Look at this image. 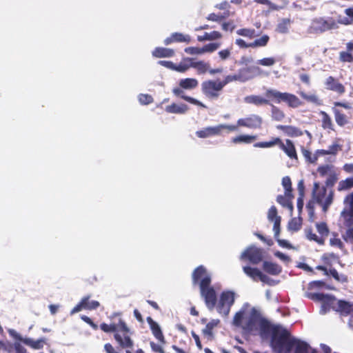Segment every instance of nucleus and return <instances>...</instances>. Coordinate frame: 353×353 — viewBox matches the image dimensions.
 <instances>
[{
	"instance_id": "f03ea898",
	"label": "nucleus",
	"mask_w": 353,
	"mask_h": 353,
	"mask_svg": "<svg viewBox=\"0 0 353 353\" xmlns=\"http://www.w3.org/2000/svg\"><path fill=\"white\" fill-rule=\"evenodd\" d=\"M270 347L274 353H290L295 347L294 353H309L310 346L305 342L292 337L290 332L285 328L275 327L270 339ZM310 353H318L312 349Z\"/></svg>"
},
{
	"instance_id": "052dcab7",
	"label": "nucleus",
	"mask_w": 353,
	"mask_h": 353,
	"mask_svg": "<svg viewBox=\"0 0 353 353\" xmlns=\"http://www.w3.org/2000/svg\"><path fill=\"white\" fill-rule=\"evenodd\" d=\"M281 217H277L274 221L273 230L274 232V238L277 239L280 234Z\"/></svg>"
},
{
	"instance_id": "de8ad7c7",
	"label": "nucleus",
	"mask_w": 353,
	"mask_h": 353,
	"mask_svg": "<svg viewBox=\"0 0 353 353\" xmlns=\"http://www.w3.org/2000/svg\"><path fill=\"white\" fill-rule=\"evenodd\" d=\"M230 11H224L223 14L211 13L207 17L208 21L219 22L229 17Z\"/></svg>"
},
{
	"instance_id": "09e8293b",
	"label": "nucleus",
	"mask_w": 353,
	"mask_h": 353,
	"mask_svg": "<svg viewBox=\"0 0 353 353\" xmlns=\"http://www.w3.org/2000/svg\"><path fill=\"white\" fill-rule=\"evenodd\" d=\"M269 40H270L269 36L263 35L261 38L254 40V42L250 43V46L251 48L263 47L268 44Z\"/></svg>"
},
{
	"instance_id": "f3484780",
	"label": "nucleus",
	"mask_w": 353,
	"mask_h": 353,
	"mask_svg": "<svg viewBox=\"0 0 353 353\" xmlns=\"http://www.w3.org/2000/svg\"><path fill=\"white\" fill-rule=\"evenodd\" d=\"M325 85L327 90L334 92L339 95H343L345 92V86L332 76H330L325 79Z\"/></svg>"
},
{
	"instance_id": "3c124183",
	"label": "nucleus",
	"mask_w": 353,
	"mask_h": 353,
	"mask_svg": "<svg viewBox=\"0 0 353 353\" xmlns=\"http://www.w3.org/2000/svg\"><path fill=\"white\" fill-rule=\"evenodd\" d=\"M302 154L307 161L311 163H315L317 161L316 153L312 154L311 152L307 149H302Z\"/></svg>"
},
{
	"instance_id": "4d7b16f0",
	"label": "nucleus",
	"mask_w": 353,
	"mask_h": 353,
	"mask_svg": "<svg viewBox=\"0 0 353 353\" xmlns=\"http://www.w3.org/2000/svg\"><path fill=\"white\" fill-rule=\"evenodd\" d=\"M338 180V174L334 171V172H330V175L328 176L327 179L325 181V185L327 187H332L335 184V183Z\"/></svg>"
},
{
	"instance_id": "dca6fc26",
	"label": "nucleus",
	"mask_w": 353,
	"mask_h": 353,
	"mask_svg": "<svg viewBox=\"0 0 353 353\" xmlns=\"http://www.w3.org/2000/svg\"><path fill=\"white\" fill-rule=\"evenodd\" d=\"M243 270L244 273L253 281H258L259 280L263 283L270 284L271 279L266 274L260 271L258 268H252L250 266H244L243 267Z\"/></svg>"
},
{
	"instance_id": "7c9ffc66",
	"label": "nucleus",
	"mask_w": 353,
	"mask_h": 353,
	"mask_svg": "<svg viewBox=\"0 0 353 353\" xmlns=\"http://www.w3.org/2000/svg\"><path fill=\"white\" fill-rule=\"evenodd\" d=\"M220 323L219 319H212L206 323L205 328L202 330L203 336L208 337V339H213V330Z\"/></svg>"
},
{
	"instance_id": "a878e982",
	"label": "nucleus",
	"mask_w": 353,
	"mask_h": 353,
	"mask_svg": "<svg viewBox=\"0 0 353 353\" xmlns=\"http://www.w3.org/2000/svg\"><path fill=\"white\" fill-rule=\"evenodd\" d=\"M152 56L157 58H170L174 56L175 52L173 49L163 47H157L152 52Z\"/></svg>"
},
{
	"instance_id": "2f4dec72",
	"label": "nucleus",
	"mask_w": 353,
	"mask_h": 353,
	"mask_svg": "<svg viewBox=\"0 0 353 353\" xmlns=\"http://www.w3.org/2000/svg\"><path fill=\"white\" fill-rule=\"evenodd\" d=\"M245 102L259 106L262 105H269V100L260 95H250L245 97Z\"/></svg>"
},
{
	"instance_id": "2eb2a0df",
	"label": "nucleus",
	"mask_w": 353,
	"mask_h": 353,
	"mask_svg": "<svg viewBox=\"0 0 353 353\" xmlns=\"http://www.w3.org/2000/svg\"><path fill=\"white\" fill-rule=\"evenodd\" d=\"M192 68L196 70L198 74H204L206 72H209L210 74H220L223 72L222 68L211 69L210 64L208 62L204 61H194L192 58Z\"/></svg>"
},
{
	"instance_id": "a211bd4d",
	"label": "nucleus",
	"mask_w": 353,
	"mask_h": 353,
	"mask_svg": "<svg viewBox=\"0 0 353 353\" xmlns=\"http://www.w3.org/2000/svg\"><path fill=\"white\" fill-rule=\"evenodd\" d=\"M278 146L290 159L298 160V154L292 141L290 139H286L285 143H284L280 139V142L279 143Z\"/></svg>"
},
{
	"instance_id": "aec40b11",
	"label": "nucleus",
	"mask_w": 353,
	"mask_h": 353,
	"mask_svg": "<svg viewBox=\"0 0 353 353\" xmlns=\"http://www.w3.org/2000/svg\"><path fill=\"white\" fill-rule=\"evenodd\" d=\"M191 41V37L188 34H184L181 32H174L167 37L163 43L168 46L172 43H189Z\"/></svg>"
},
{
	"instance_id": "0e129e2a",
	"label": "nucleus",
	"mask_w": 353,
	"mask_h": 353,
	"mask_svg": "<svg viewBox=\"0 0 353 353\" xmlns=\"http://www.w3.org/2000/svg\"><path fill=\"white\" fill-rule=\"evenodd\" d=\"M158 63L163 67L174 71L175 64L170 61H159Z\"/></svg>"
},
{
	"instance_id": "7ed1b4c3",
	"label": "nucleus",
	"mask_w": 353,
	"mask_h": 353,
	"mask_svg": "<svg viewBox=\"0 0 353 353\" xmlns=\"http://www.w3.org/2000/svg\"><path fill=\"white\" fill-rule=\"evenodd\" d=\"M193 285H199L200 294L203 299L206 307L213 310L216 303V292L212 286V276L205 267L201 265L196 268L192 273Z\"/></svg>"
},
{
	"instance_id": "774afa93",
	"label": "nucleus",
	"mask_w": 353,
	"mask_h": 353,
	"mask_svg": "<svg viewBox=\"0 0 353 353\" xmlns=\"http://www.w3.org/2000/svg\"><path fill=\"white\" fill-rule=\"evenodd\" d=\"M345 201H348L350 209V214L353 216V192L347 196Z\"/></svg>"
},
{
	"instance_id": "1a4fd4ad",
	"label": "nucleus",
	"mask_w": 353,
	"mask_h": 353,
	"mask_svg": "<svg viewBox=\"0 0 353 353\" xmlns=\"http://www.w3.org/2000/svg\"><path fill=\"white\" fill-rule=\"evenodd\" d=\"M327 189L325 186H320L319 183H314L312 196L317 203L322 206L323 212H326L334 199V192L331 190L328 195H326Z\"/></svg>"
},
{
	"instance_id": "ddd939ff",
	"label": "nucleus",
	"mask_w": 353,
	"mask_h": 353,
	"mask_svg": "<svg viewBox=\"0 0 353 353\" xmlns=\"http://www.w3.org/2000/svg\"><path fill=\"white\" fill-rule=\"evenodd\" d=\"M337 28V23L332 18H330L329 19L317 18L312 20L310 29L312 33L317 34Z\"/></svg>"
},
{
	"instance_id": "a19ab883",
	"label": "nucleus",
	"mask_w": 353,
	"mask_h": 353,
	"mask_svg": "<svg viewBox=\"0 0 353 353\" xmlns=\"http://www.w3.org/2000/svg\"><path fill=\"white\" fill-rule=\"evenodd\" d=\"M284 112L279 107L271 105V117L272 119L276 121H281L285 118Z\"/></svg>"
},
{
	"instance_id": "69168bd1",
	"label": "nucleus",
	"mask_w": 353,
	"mask_h": 353,
	"mask_svg": "<svg viewBox=\"0 0 353 353\" xmlns=\"http://www.w3.org/2000/svg\"><path fill=\"white\" fill-rule=\"evenodd\" d=\"M219 57L221 58V60H226L227 59H228L231 54V52H230V50L229 49H224V50H220L219 52Z\"/></svg>"
},
{
	"instance_id": "13d9d810",
	"label": "nucleus",
	"mask_w": 353,
	"mask_h": 353,
	"mask_svg": "<svg viewBox=\"0 0 353 353\" xmlns=\"http://www.w3.org/2000/svg\"><path fill=\"white\" fill-rule=\"evenodd\" d=\"M277 217H281L277 214V209L275 206H272L268 213V219L270 221H273L276 219Z\"/></svg>"
},
{
	"instance_id": "c9c22d12",
	"label": "nucleus",
	"mask_w": 353,
	"mask_h": 353,
	"mask_svg": "<svg viewBox=\"0 0 353 353\" xmlns=\"http://www.w3.org/2000/svg\"><path fill=\"white\" fill-rule=\"evenodd\" d=\"M294 197L288 196L285 194V195H278L276 197V201L281 205L284 208H287L290 209L291 211L293 210V205L292 203V199Z\"/></svg>"
},
{
	"instance_id": "603ef678",
	"label": "nucleus",
	"mask_w": 353,
	"mask_h": 353,
	"mask_svg": "<svg viewBox=\"0 0 353 353\" xmlns=\"http://www.w3.org/2000/svg\"><path fill=\"white\" fill-rule=\"evenodd\" d=\"M220 47L219 43H210L202 47L203 53L213 52Z\"/></svg>"
},
{
	"instance_id": "f8f14e48",
	"label": "nucleus",
	"mask_w": 353,
	"mask_h": 353,
	"mask_svg": "<svg viewBox=\"0 0 353 353\" xmlns=\"http://www.w3.org/2000/svg\"><path fill=\"white\" fill-rule=\"evenodd\" d=\"M263 250L254 245L248 247L241 254L240 259L249 261L253 265H257L263 259Z\"/></svg>"
},
{
	"instance_id": "5fc2aeb1",
	"label": "nucleus",
	"mask_w": 353,
	"mask_h": 353,
	"mask_svg": "<svg viewBox=\"0 0 353 353\" xmlns=\"http://www.w3.org/2000/svg\"><path fill=\"white\" fill-rule=\"evenodd\" d=\"M219 131V135L221 134L222 130H226L228 132H234L238 130V124L236 125H228V124H220L217 125Z\"/></svg>"
},
{
	"instance_id": "20e7f679",
	"label": "nucleus",
	"mask_w": 353,
	"mask_h": 353,
	"mask_svg": "<svg viewBox=\"0 0 353 353\" xmlns=\"http://www.w3.org/2000/svg\"><path fill=\"white\" fill-rule=\"evenodd\" d=\"M110 324L102 323L100 328L104 332H114V339L122 349H132L134 341L131 338V332L120 314L115 313L110 317Z\"/></svg>"
},
{
	"instance_id": "a18cd8bd",
	"label": "nucleus",
	"mask_w": 353,
	"mask_h": 353,
	"mask_svg": "<svg viewBox=\"0 0 353 353\" xmlns=\"http://www.w3.org/2000/svg\"><path fill=\"white\" fill-rule=\"evenodd\" d=\"M236 34L242 37H248L249 39H252L259 35L258 34H256L254 29L251 28L239 29L236 31Z\"/></svg>"
},
{
	"instance_id": "f704fd0d",
	"label": "nucleus",
	"mask_w": 353,
	"mask_h": 353,
	"mask_svg": "<svg viewBox=\"0 0 353 353\" xmlns=\"http://www.w3.org/2000/svg\"><path fill=\"white\" fill-rule=\"evenodd\" d=\"M192 58H184L182 59V61L178 64H175L174 67V71L179 72H185L187 70H188L190 68H192Z\"/></svg>"
},
{
	"instance_id": "58836bf2",
	"label": "nucleus",
	"mask_w": 353,
	"mask_h": 353,
	"mask_svg": "<svg viewBox=\"0 0 353 353\" xmlns=\"http://www.w3.org/2000/svg\"><path fill=\"white\" fill-rule=\"evenodd\" d=\"M299 95L306 101L314 103L316 105H321L323 101L316 94H307L304 92H299Z\"/></svg>"
},
{
	"instance_id": "423d86ee",
	"label": "nucleus",
	"mask_w": 353,
	"mask_h": 353,
	"mask_svg": "<svg viewBox=\"0 0 353 353\" xmlns=\"http://www.w3.org/2000/svg\"><path fill=\"white\" fill-rule=\"evenodd\" d=\"M199 85V81L194 78H185L179 81V87L174 88L172 90V93L177 97L185 100V101L201 107L202 108H207V106L200 101L193 97L185 94L184 90H192L196 88Z\"/></svg>"
},
{
	"instance_id": "f257e3e1",
	"label": "nucleus",
	"mask_w": 353,
	"mask_h": 353,
	"mask_svg": "<svg viewBox=\"0 0 353 353\" xmlns=\"http://www.w3.org/2000/svg\"><path fill=\"white\" fill-rule=\"evenodd\" d=\"M262 70L259 66L241 68L237 73L228 74L222 81L208 79L201 83V92L210 100H216L221 96L223 88L234 81L246 82L256 76L262 74Z\"/></svg>"
},
{
	"instance_id": "6e6d98bb",
	"label": "nucleus",
	"mask_w": 353,
	"mask_h": 353,
	"mask_svg": "<svg viewBox=\"0 0 353 353\" xmlns=\"http://www.w3.org/2000/svg\"><path fill=\"white\" fill-rule=\"evenodd\" d=\"M139 101L142 105H148L153 102V98L148 94H140Z\"/></svg>"
},
{
	"instance_id": "79ce46f5",
	"label": "nucleus",
	"mask_w": 353,
	"mask_h": 353,
	"mask_svg": "<svg viewBox=\"0 0 353 353\" xmlns=\"http://www.w3.org/2000/svg\"><path fill=\"white\" fill-rule=\"evenodd\" d=\"M90 295L85 296L81 299V301H85V302L83 303L84 310H96L97 308H98L100 305L99 302L97 301H90Z\"/></svg>"
},
{
	"instance_id": "4c0bfd02",
	"label": "nucleus",
	"mask_w": 353,
	"mask_h": 353,
	"mask_svg": "<svg viewBox=\"0 0 353 353\" xmlns=\"http://www.w3.org/2000/svg\"><path fill=\"white\" fill-rule=\"evenodd\" d=\"M292 23V21L289 18L282 19L276 26V31L281 34H286L289 31V28Z\"/></svg>"
},
{
	"instance_id": "ea45409f",
	"label": "nucleus",
	"mask_w": 353,
	"mask_h": 353,
	"mask_svg": "<svg viewBox=\"0 0 353 353\" xmlns=\"http://www.w3.org/2000/svg\"><path fill=\"white\" fill-rule=\"evenodd\" d=\"M222 37V34L218 31H212L210 33L205 32L202 36H198L197 40L199 41H213L216 39H221Z\"/></svg>"
},
{
	"instance_id": "9d476101",
	"label": "nucleus",
	"mask_w": 353,
	"mask_h": 353,
	"mask_svg": "<svg viewBox=\"0 0 353 353\" xmlns=\"http://www.w3.org/2000/svg\"><path fill=\"white\" fill-rule=\"evenodd\" d=\"M234 300V293L233 292L223 291L220 295L218 303H216L217 312L222 316H228Z\"/></svg>"
},
{
	"instance_id": "6e6552de",
	"label": "nucleus",
	"mask_w": 353,
	"mask_h": 353,
	"mask_svg": "<svg viewBox=\"0 0 353 353\" xmlns=\"http://www.w3.org/2000/svg\"><path fill=\"white\" fill-rule=\"evenodd\" d=\"M332 110L335 121L340 127L347 125L353 117V106L349 102L335 101Z\"/></svg>"
},
{
	"instance_id": "6ab92c4d",
	"label": "nucleus",
	"mask_w": 353,
	"mask_h": 353,
	"mask_svg": "<svg viewBox=\"0 0 353 353\" xmlns=\"http://www.w3.org/2000/svg\"><path fill=\"white\" fill-rule=\"evenodd\" d=\"M146 320L154 336L160 343L165 344L166 343L165 339L159 325L150 316L147 317Z\"/></svg>"
},
{
	"instance_id": "864d4df0",
	"label": "nucleus",
	"mask_w": 353,
	"mask_h": 353,
	"mask_svg": "<svg viewBox=\"0 0 353 353\" xmlns=\"http://www.w3.org/2000/svg\"><path fill=\"white\" fill-rule=\"evenodd\" d=\"M276 59L274 57H265L257 61V63L263 65L270 67L275 64Z\"/></svg>"
},
{
	"instance_id": "393cba45",
	"label": "nucleus",
	"mask_w": 353,
	"mask_h": 353,
	"mask_svg": "<svg viewBox=\"0 0 353 353\" xmlns=\"http://www.w3.org/2000/svg\"><path fill=\"white\" fill-rule=\"evenodd\" d=\"M276 128L291 137H297L303 135L301 130L293 125H279L276 126Z\"/></svg>"
},
{
	"instance_id": "c03bdc74",
	"label": "nucleus",
	"mask_w": 353,
	"mask_h": 353,
	"mask_svg": "<svg viewBox=\"0 0 353 353\" xmlns=\"http://www.w3.org/2000/svg\"><path fill=\"white\" fill-rule=\"evenodd\" d=\"M282 185L285 189V194L288 196L294 197L292 194V181L289 176H285L282 179Z\"/></svg>"
},
{
	"instance_id": "9b49d317",
	"label": "nucleus",
	"mask_w": 353,
	"mask_h": 353,
	"mask_svg": "<svg viewBox=\"0 0 353 353\" xmlns=\"http://www.w3.org/2000/svg\"><path fill=\"white\" fill-rule=\"evenodd\" d=\"M316 228L319 235L313 232L312 228L305 230V235L310 241H314L320 245H323L325 238L328 236L330 230L327 225L325 222L316 223Z\"/></svg>"
},
{
	"instance_id": "bb28decb",
	"label": "nucleus",
	"mask_w": 353,
	"mask_h": 353,
	"mask_svg": "<svg viewBox=\"0 0 353 353\" xmlns=\"http://www.w3.org/2000/svg\"><path fill=\"white\" fill-rule=\"evenodd\" d=\"M196 135L199 138L205 139L210 137L219 135V131L216 126H210L203 128L196 132Z\"/></svg>"
},
{
	"instance_id": "b1692460",
	"label": "nucleus",
	"mask_w": 353,
	"mask_h": 353,
	"mask_svg": "<svg viewBox=\"0 0 353 353\" xmlns=\"http://www.w3.org/2000/svg\"><path fill=\"white\" fill-rule=\"evenodd\" d=\"M353 41L346 43V51L339 52V60L343 63H353Z\"/></svg>"
},
{
	"instance_id": "4be33fe9",
	"label": "nucleus",
	"mask_w": 353,
	"mask_h": 353,
	"mask_svg": "<svg viewBox=\"0 0 353 353\" xmlns=\"http://www.w3.org/2000/svg\"><path fill=\"white\" fill-rule=\"evenodd\" d=\"M306 296L314 301L322 302L323 305H332L336 301L334 296L323 293H307Z\"/></svg>"
},
{
	"instance_id": "72a5a7b5",
	"label": "nucleus",
	"mask_w": 353,
	"mask_h": 353,
	"mask_svg": "<svg viewBox=\"0 0 353 353\" xmlns=\"http://www.w3.org/2000/svg\"><path fill=\"white\" fill-rule=\"evenodd\" d=\"M20 341L23 342L24 344L31 347L35 350H39L43 347V345L45 343V341L43 339H38L37 341H34L30 338H24L20 339Z\"/></svg>"
},
{
	"instance_id": "0eeeda50",
	"label": "nucleus",
	"mask_w": 353,
	"mask_h": 353,
	"mask_svg": "<svg viewBox=\"0 0 353 353\" xmlns=\"http://www.w3.org/2000/svg\"><path fill=\"white\" fill-rule=\"evenodd\" d=\"M265 95L266 99L276 103H280L281 102L285 103L288 107L292 108H296L301 106L303 103L295 94L289 92H281L274 89H268Z\"/></svg>"
},
{
	"instance_id": "680f3d73",
	"label": "nucleus",
	"mask_w": 353,
	"mask_h": 353,
	"mask_svg": "<svg viewBox=\"0 0 353 353\" xmlns=\"http://www.w3.org/2000/svg\"><path fill=\"white\" fill-rule=\"evenodd\" d=\"M150 346L152 352L154 353H165L162 345H159V344L154 343V341H150Z\"/></svg>"
},
{
	"instance_id": "473e14b6",
	"label": "nucleus",
	"mask_w": 353,
	"mask_h": 353,
	"mask_svg": "<svg viewBox=\"0 0 353 353\" xmlns=\"http://www.w3.org/2000/svg\"><path fill=\"white\" fill-rule=\"evenodd\" d=\"M257 139V135L241 134L233 137L232 142L234 144L238 143H251Z\"/></svg>"
},
{
	"instance_id": "39448f33",
	"label": "nucleus",
	"mask_w": 353,
	"mask_h": 353,
	"mask_svg": "<svg viewBox=\"0 0 353 353\" xmlns=\"http://www.w3.org/2000/svg\"><path fill=\"white\" fill-rule=\"evenodd\" d=\"M245 314L246 308L243 306L234 314L232 324L235 327H241L245 332L250 333L256 329L257 322L260 318V313L255 307H252L247 318H245Z\"/></svg>"
},
{
	"instance_id": "338daca9",
	"label": "nucleus",
	"mask_w": 353,
	"mask_h": 353,
	"mask_svg": "<svg viewBox=\"0 0 353 353\" xmlns=\"http://www.w3.org/2000/svg\"><path fill=\"white\" fill-rule=\"evenodd\" d=\"M104 349L106 353H119L112 345L109 343L104 345Z\"/></svg>"
},
{
	"instance_id": "e2e57ef3",
	"label": "nucleus",
	"mask_w": 353,
	"mask_h": 353,
	"mask_svg": "<svg viewBox=\"0 0 353 353\" xmlns=\"http://www.w3.org/2000/svg\"><path fill=\"white\" fill-rule=\"evenodd\" d=\"M14 353H28L27 350L19 343H14L13 347Z\"/></svg>"
},
{
	"instance_id": "cd10ccee",
	"label": "nucleus",
	"mask_w": 353,
	"mask_h": 353,
	"mask_svg": "<svg viewBox=\"0 0 353 353\" xmlns=\"http://www.w3.org/2000/svg\"><path fill=\"white\" fill-rule=\"evenodd\" d=\"M263 269L271 275H279L282 272V267L280 265L270 261H264Z\"/></svg>"
},
{
	"instance_id": "bf43d9fd",
	"label": "nucleus",
	"mask_w": 353,
	"mask_h": 353,
	"mask_svg": "<svg viewBox=\"0 0 353 353\" xmlns=\"http://www.w3.org/2000/svg\"><path fill=\"white\" fill-rule=\"evenodd\" d=\"M184 51L187 54H192V55L203 54L202 48H199V47H188V48H185Z\"/></svg>"
},
{
	"instance_id": "c756f323",
	"label": "nucleus",
	"mask_w": 353,
	"mask_h": 353,
	"mask_svg": "<svg viewBox=\"0 0 353 353\" xmlns=\"http://www.w3.org/2000/svg\"><path fill=\"white\" fill-rule=\"evenodd\" d=\"M165 111L168 113L172 114H185L186 113L189 108L185 103L176 104L175 103L165 107Z\"/></svg>"
},
{
	"instance_id": "37998d69",
	"label": "nucleus",
	"mask_w": 353,
	"mask_h": 353,
	"mask_svg": "<svg viewBox=\"0 0 353 353\" xmlns=\"http://www.w3.org/2000/svg\"><path fill=\"white\" fill-rule=\"evenodd\" d=\"M353 188V176L339 181L337 190L340 192L347 190Z\"/></svg>"
},
{
	"instance_id": "49530a36",
	"label": "nucleus",
	"mask_w": 353,
	"mask_h": 353,
	"mask_svg": "<svg viewBox=\"0 0 353 353\" xmlns=\"http://www.w3.org/2000/svg\"><path fill=\"white\" fill-rule=\"evenodd\" d=\"M302 225V220L301 218H292L288 223V230L297 232L299 231Z\"/></svg>"
},
{
	"instance_id": "8fccbe9b",
	"label": "nucleus",
	"mask_w": 353,
	"mask_h": 353,
	"mask_svg": "<svg viewBox=\"0 0 353 353\" xmlns=\"http://www.w3.org/2000/svg\"><path fill=\"white\" fill-rule=\"evenodd\" d=\"M334 167L332 165H323L319 166L317 168V172L320 174L321 176H325V175H330V172H334L333 170Z\"/></svg>"
},
{
	"instance_id": "4468645a",
	"label": "nucleus",
	"mask_w": 353,
	"mask_h": 353,
	"mask_svg": "<svg viewBox=\"0 0 353 353\" xmlns=\"http://www.w3.org/2000/svg\"><path fill=\"white\" fill-rule=\"evenodd\" d=\"M237 124L238 126L249 129H261L263 125V119L258 114H252L246 117L239 119L237 120Z\"/></svg>"
},
{
	"instance_id": "412c9836",
	"label": "nucleus",
	"mask_w": 353,
	"mask_h": 353,
	"mask_svg": "<svg viewBox=\"0 0 353 353\" xmlns=\"http://www.w3.org/2000/svg\"><path fill=\"white\" fill-rule=\"evenodd\" d=\"M257 323H259L260 334L262 336L269 334H271L272 336H273L274 329L281 327L279 325H272L267 319L262 318L261 316Z\"/></svg>"
},
{
	"instance_id": "e433bc0d",
	"label": "nucleus",
	"mask_w": 353,
	"mask_h": 353,
	"mask_svg": "<svg viewBox=\"0 0 353 353\" xmlns=\"http://www.w3.org/2000/svg\"><path fill=\"white\" fill-rule=\"evenodd\" d=\"M280 142V138L279 137H272L270 141H261L257 142L254 144V148H272L275 145H278Z\"/></svg>"
},
{
	"instance_id": "5701e85b",
	"label": "nucleus",
	"mask_w": 353,
	"mask_h": 353,
	"mask_svg": "<svg viewBox=\"0 0 353 353\" xmlns=\"http://www.w3.org/2000/svg\"><path fill=\"white\" fill-rule=\"evenodd\" d=\"M332 307L334 310L339 312L342 315H353V304H351L347 301L339 300L336 301V305H333Z\"/></svg>"
},
{
	"instance_id": "c85d7f7f",
	"label": "nucleus",
	"mask_w": 353,
	"mask_h": 353,
	"mask_svg": "<svg viewBox=\"0 0 353 353\" xmlns=\"http://www.w3.org/2000/svg\"><path fill=\"white\" fill-rule=\"evenodd\" d=\"M321 117V127L323 130L330 131H335L334 125L330 116L325 111H320Z\"/></svg>"
}]
</instances>
